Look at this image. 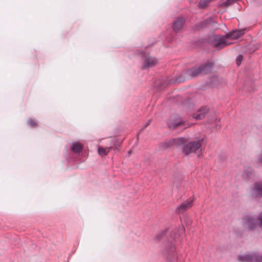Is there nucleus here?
<instances>
[{
    "mask_svg": "<svg viewBox=\"0 0 262 262\" xmlns=\"http://www.w3.org/2000/svg\"><path fill=\"white\" fill-rule=\"evenodd\" d=\"M203 139H199L196 141H193L184 145L182 148V151L185 155H189L195 154L200 157V154L202 149L201 147Z\"/></svg>",
    "mask_w": 262,
    "mask_h": 262,
    "instance_id": "f257e3e1",
    "label": "nucleus"
},
{
    "mask_svg": "<svg viewBox=\"0 0 262 262\" xmlns=\"http://www.w3.org/2000/svg\"><path fill=\"white\" fill-rule=\"evenodd\" d=\"M167 259V262H183V257L179 255L175 250L173 243H169L163 251Z\"/></svg>",
    "mask_w": 262,
    "mask_h": 262,
    "instance_id": "f03ea898",
    "label": "nucleus"
},
{
    "mask_svg": "<svg viewBox=\"0 0 262 262\" xmlns=\"http://www.w3.org/2000/svg\"><path fill=\"white\" fill-rule=\"evenodd\" d=\"M213 64L208 62L200 66L199 67L192 68L187 71L188 75L191 77H194L201 74H205L210 72L212 69Z\"/></svg>",
    "mask_w": 262,
    "mask_h": 262,
    "instance_id": "7ed1b4c3",
    "label": "nucleus"
},
{
    "mask_svg": "<svg viewBox=\"0 0 262 262\" xmlns=\"http://www.w3.org/2000/svg\"><path fill=\"white\" fill-rule=\"evenodd\" d=\"M244 222L251 230H254L256 227L255 219L251 215L246 216L244 218ZM256 221L260 227H262V212L257 217Z\"/></svg>",
    "mask_w": 262,
    "mask_h": 262,
    "instance_id": "20e7f679",
    "label": "nucleus"
},
{
    "mask_svg": "<svg viewBox=\"0 0 262 262\" xmlns=\"http://www.w3.org/2000/svg\"><path fill=\"white\" fill-rule=\"evenodd\" d=\"M213 46L218 49L223 48L230 45L231 42L228 41L227 36H216L213 40Z\"/></svg>",
    "mask_w": 262,
    "mask_h": 262,
    "instance_id": "39448f33",
    "label": "nucleus"
},
{
    "mask_svg": "<svg viewBox=\"0 0 262 262\" xmlns=\"http://www.w3.org/2000/svg\"><path fill=\"white\" fill-rule=\"evenodd\" d=\"M183 124L182 119L177 116L170 117L167 121V125L171 129H175L178 126Z\"/></svg>",
    "mask_w": 262,
    "mask_h": 262,
    "instance_id": "423d86ee",
    "label": "nucleus"
},
{
    "mask_svg": "<svg viewBox=\"0 0 262 262\" xmlns=\"http://www.w3.org/2000/svg\"><path fill=\"white\" fill-rule=\"evenodd\" d=\"M193 202V199L192 198H189L186 201L184 202L178 206L177 208L178 212L181 213L186 211L192 206Z\"/></svg>",
    "mask_w": 262,
    "mask_h": 262,
    "instance_id": "0eeeda50",
    "label": "nucleus"
},
{
    "mask_svg": "<svg viewBox=\"0 0 262 262\" xmlns=\"http://www.w3.org/2000/svg\"><path fill=\"white\" fill-rule=\"evenodd\" d=\"M172 232L173 229L170 228L162 231L161 232L156 235V236H155V239L157 241H159L164 237H167L168 235L171 236L172 238L175 239L176 238L177 236L176 234L174 233L173 235H172Z\"/></svg>",
    "mask_w": 262,
    "mask_h": 262,
    "instance_id": "6e6552de",
    "label": "nucleus"
},
{
    "mask_svg": "<svg viewBox=\"0 0 262 262\" xmlns=\"http://www.w3.org/2000/svg\"><path fill=\"white\" fill-rule=\"evenodd\" d=\"M186 141V139L184 137H180L174 138L170 140L168 143V146L175 145L177 146H182Z\"/></svg>",
    "mask_w": 262,
    "mask_h": 262,
    "instance_id": "1a4fd4ad",
    "label": "nucleus"
},
{
    "mask_svg": "<svg viewBox=\"0 0 262 262\" xmlns=\"http://www.w3.org/2000/svg\"><path fill=\"white\" fill-rule=\"evenodd\" d=\"M216 23L214 21L211 17L208 18L201 22L199 25V28H204L212 26L214 27V25H216Z\"/></svg>",
    "mask_w": 262,
    "mask_h": 262,
    "instance_id": "9d476101",
    "label": "nucleus"
},
{
    "mask_svg": "<svg viewBox=\"0 0 262 262\" xmlns=\"http://www.w3.org/2000/svg\"><path fill=\"white\" fill-rule=\"evenodd\" d=\"M208 112V109L206 107H203L194 114L193 117L196 120H201L205 117Z\"/></svg>",
    "mask_w": 262,
    "mask_h": 262,
    "instance_id": "9b49d317",
    "label": "nucleus"
},
{
    "mask_svg": "<svg viewBox=\"0 0 262 262\" xmlns=\"http://www.w3.org/2000/svg\"><path fill=\"white\" fill-rule=\"evenodd\" d=\"M244 30H235L232 31L231 32H229L226 34V36L228 38L231 39H237L242 36L244 34Z\"/></svg>",
    "mask_w": 262,
    "mask_h": 262,
    "instance_id": "f8f14e48",
    "label": "nucleus"
},
{
    "mask_svg": "<svg viewBox=\"0 0 262 262\" xmlns=\"http://www.w3.org/2000/svg\"><path fill=\"white\" fill-rule=\"evenodd\" d=\"M185 21L184 18L182 17L178 18L174 21L172 26L174 31L176 32L179 31L184 25Z\"/></svg>",
    "mask_w": 262,
    "mask_h": 262,
    "instance_id": "ddd939ff",
    "label": "nucleus"
},
{
    "mask_svg": "<svg viewBox=\"0 0 262 262\" xmlns=\"http://www.w3.org/2000/svg\"><path fill=\"white\" fill-rule=\"evenodd\" d=\"M157 62V59L152 57H147L145 59L144 68H149L155 66Z\"/></svg>",
    "mask_w": 262,
    "mask_h": 262,
    "instance_id": "4468645a",
    "label": "nucleus"
},
{
    "mask_svg": "<svg viewBox=\"0 0 262 262\" xmlns=\"http://www.w3.org/2000/svg\"><path fill=\"white\" fill-rule=\"evenodd\" d=\"M253 192L256 197H262V183L256 182L254 184Z\"/></svg>",
    "mask_w": 262,
    "mask_h": 262,
    "instance_id": "2eb2a0df",
    "label": "nucleus"
},
{
    "mask_svg": "<svg viewBox=\"0 0 262 262\" xmlns=\"http://www.w3.org/2000/svg\"><path fill=\"white\" fill-rule=\"evenodd\" d=\"M112 149H114V150L118 149L117 146L113 147L111 146L106 148L99 147L98 148V152L99 155L105 156L107 154V153H108Z\"/></svg>",
    "mask_w": 262,
    "mask_h": 262,
    "instance_id": "dca6fc26",
    "label": "nucleus"
},
{
    "mask_svg": "<svg viewBox=\"0 0 262 262\" xmlns=\"http://www.w3.org/2000/svg\"><path fill=\"white\" fill-rule=\"evenodd\" d=\"M82 148V145L78 142H73L71 147V151L75 153H79Z\"/></svg>",
    "mask_w": 262,
    "mask_h": 262,
    "instance_id": "f3484780",
    "label": "nucleus"
},
{
    "mask_svg": "<svg viewBox=\"0 0 262 262\" xmlns=\"http://www.w3.org/2000/svg\"><path fill=\"white\" fill-rule=\"evenodd\" d=\"M227 158L228 156L226 154L222 153L217 158V161L221 163L227 162Z\"/></svg>",
    "mask_w": 262,
    "mask_h": 262,
    "instance_id": "a211bd4d",
    "label": "nucleus"
},
{
    "mask_svg": "<svg viewBox=\"0 0 262 262\" xmlns=\"http://www.w3.org/2000/svg\"><path fill=\"white\" fill-rule=\"evenodd\" d=\"M253 175V173L251 169L245 171L243 174V177L244 179H249L251 178Z\"/></svg>",
    "mask_w": 262,
    "mask_h": 262,
    "instance_id": "6ab92c4d",
    "label": "nucleus"
},
{
    "mask_svg": "<svg viewBox=\"0 0 262 262\" xmlns=\"http://www.w3.org/2000/svg\"><path fill=\"white\" fill-rule=\"evenodd\" d=\"M243 59V57L242 55H239L236 59V63L237 66H239L241 64V62Z\"/></svg>",
    "mask_w": 262,
    "mask_h": 262,
    "instance_id": "aec40b11",
    "label": "nucleus"
},
{
    "mask_svg": "<svg viewBox=\"0 0 262 262\" xmlns=\"http://www.w3.org/2000/svg\"><path fill=\"white\" fill-rule=\"evenodd\" d=\"M185 232V228L183 226L181 225L179 226L178 229V234L179 235Z\"/></svg>",
    "mask_w": 262,
    "mask_h": 262,
    "instance_id": "412c9836",
    "label": "nucleus"
},
{
    "mask_svg": "<svg viewBox=\"0 0 262 262\" xmlns=\"http://www.w3.org/2000/svg\"><path fill=\"white\" fill-rule=\"evenodd\" d=\"M28 124L32 127H34L36 125V123L32 119H29L28 121Z\"/></svg>",
    "mask_w": 262,
    "mask_h": 262,
    "instance_id": "4be33fe9",
    "label": "nucleus"
},
{
    "mask_svg": "<svg viewBox=\"0 0 262 262\" xmlns=\"http://www.w3.org/2000/svg\"><path fill=\"white\" fill-rule=\"evenodd\" d=\"M214 122H214V124H215V127H216V128L217 129L221 128V125H220V124H219V122H220V121H219V120H217L216 119H215V120H214Z\"/></svg>",
    "mask_w": 262,
    "mask_h": 262,
    "instance_id": "5701e85b",
    "label": "nucleus"
},
{
    "mask_svg": "<svg viewBox=\"0 0 262 262\" xmlns=\"http://www.w3.org/2000/svg\"><path fill=\"white\" fill-rule=\"evenodd\" d=\"M258 161L262 164V153L258 157Z\"/></svg>",
    "mask_w": 262,
    "mask_h": 262,
    "instance_id": "b1692460",
    "label": "nucleus"
},
{
    "mask_svg": "<svg viewBox=\"0 0 262 262\" xmlns=\"http://www.w3.org/2000/svg\"><path fill=\"white\" fill-rule=\"evenodd\" d=\"M151 122V120H149L148 121V122L146 123V124H145L144 127H146Z\"/></svg>",
    "mask_w": 262,
    "mask_h": 262,
    "instance_id": "393cba45",
    "label": "nucleus"
},
{
    "mask_svg": "<svg viewBox=\"0 0 262 262\" xmlns=\"http://www.w3.org/2000/svg\"><path fill=\"white\" fill-rule=\"evenodd\" d=\"M181 81H182L181 80H179V79H178V80H177V81H178V82H181Z\"/></svg>",
    "mask_w": 262,
    "mask_h": 262,
    "instance_id": "a878e982",
    "label": "nucleus"
}]
</instances>
